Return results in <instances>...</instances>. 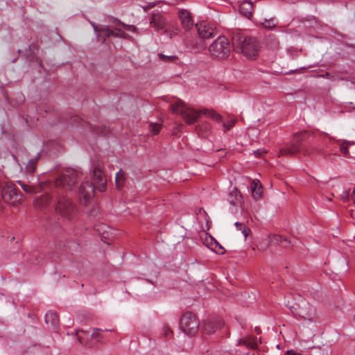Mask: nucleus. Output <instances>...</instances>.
I'll list each match as a JSON object with an SVG mask.
<instances>
[{"label":"nucleus","instance_id":"obj_1","mask_svg":"<svg viewBox=\"0 0 355 355\" xmlns=\"http://www.w3.org/2000/svg\"><path fill=\"white\" fill-rule=\"evenodd\" d=\"M78 173L72 168H69L62 173L55 180L56 190L53 191L52 196L44 194L35 200L36 206L42 208L49 205L53 201L55 202V209L61 216L71 219L76 214V208L69 198L62 196V190H73L74 189Z\"/></svg>","mask_w":355,"mask_h":355},{"label":"nucleus","instance_id":"obj_2","mask_svg":"<svg viewBox=\"0 0 355 355\" xmlns=\"http://www.w3.org/2000/svg\"><path fill=\"white\" fill-rule=\"evenodd\" d=\"M170 110L173 114H179L186 123L191 125L198 121L200 116L204 114L213 120L220 122L222 116L212 109L196 110L187 105L183 101L177 99L170 105Z\"/></svg>","mask_w":355,"mask_h":355},{"label":"nucleus","instance_id":"obj_3","mask_svg":"<svg viewBox=\"0 0 355 355\" xmlns=\"http://www.w3.org/2000/svg\"><path fill=\"white\" fill-rule=\"evenodd\" d=\"M103 165L98 164L94 166L93 170L94 182H85L81 184L77 187V191L80 195L83 196L86 202L93 195L94 188L97 189L100 192L105 191L107 185V180L102 170Z\"/></svg>","mask_w":355,"mask_h":355},{"label":"nucleus","instance_id":"obj_4","mask_svg":"<svg viewBox=\"0 0 355 355\" xmlns=\"http://www.w3.org/2000/svg\"><path fill=\"white\" fill-rule=\"evenodd\" d=\"M310 134L308 132H302L294 135L290 144H287L279 149V156H293L298 153H303L305 155L310 153L306 149Z\"/></svg>","mask_w":355,"mask_h":355},{"label":"nucleus","instance_id":"obj_5","mask_svg":"<svg viewBox=\"0 0 355 355\" xmlns=\"http://www.w3.org/2000/svg\"><path fill=\"white\" fill-rule=\"evenodd\" d=\"M233 46L236 52H241L249 58H255L259 48L255 38L240 35L233 37Z\"/></svg>","mask_w":355,"mask_h":355},{"label":"nucleus","instance_id":"obj_6","mask_svg":"<svg viewBox=\"0 0 355 355\" xmlns=\"http://www.w3.org/2000/svg\"><path fill=\"white\" fill-rule=\"evenodd\" d=\"M90 24L96 33L98 40L102 41L103 43L105 42L107 37L111 36L125 38L128 35L125 31L132 32H135L136 31V27L132 25L118 24L114 29H112L107 26H101L100 28H98L93 21H90Z\"/></svg>","mask_w":355,"mask_h":355},{"label":"nucleus","instance_id":"obj_7","mask_svg":"<svg viewBox=\"0 0 355 355\" xmlns=\"http://www.w3.org/2000/svg\"><path fill=\"white\" fill-rule=\"evenodd\" d=\"M293 315L305 322L311 323L316 321L317 310L305 299H301L296 306H289Z\"/></svg>","mask_w":355,"mask_h":355},{"label":"nucleus","instance_id":"obj_8","mask_svg":"<svg viewBox=\"0 0 355 355\" xmlns=\"http://www.w3.org/2000/svg\"><path fill=\"white\" fill-rule=\"evenodd\" d=\"M231 46L229 40L225 36L218 37L209 46L210 55L216 58L223 60L230 53Z\"/></svg>","mask_w":355,"mask_h":355},{"label":"nucleus","instance_id":"obj_9","mask_svg":"<svg viewBox=\"0 0 355 355\" xmlns=\"http://www.w3.org/2000/svg\"><path fill=\"white\" fill-rule=\"evenodd\" d=\"M200 322L191 312H186L180 319V327L187 335H195L199 329Z\"/></svg>","mask_w":355,"mask_h":355},{"label":"nucleus","instance_id":"obj_10","mask_svg":"<svg viewBox=\"0 0 355 355\" xmlns=\"http://www.w3.org/2000/svg\"><path fill=\"white\" fill-rule=\"evenodd\" d=\"M1 198L6 203L15 206L21 203L22 194L15 184L7 183L1 191Z\"/></svg>","mask_w":355,"mask_h":355},{"label":"nucleus","instance_id":"obj_11","mask_svg":"<svg viewBox=\"0 0 355 355\" xmlns=\"http://www.w3.org/2000/svg\"><path fill=\"white\" fill-rule=\"evenodd\" d=\"M178 16L182 26L186 31H189L194 27V21L189 11L187 10H181L178 12Z\"/></svg>","mask_w":355,"mask_h":355},{"label":"nucleus","instance_id":"obj_12","mask_svg":"<svg viewBox=\"0 0 355 355\" xmlns=\"http://www.w3.org/2000/svg\"><path fill=\"white\" fill-rule=\"evenodd\" d=\"M196 28L201 38L208 39L213 37L214 35V29L205 22L196 24Z\"/></svg>","mask_w":355,"mask_h":355},{"label":"nucleus","instance_id":"obj_13","mask_svg":"<svg viewBox=\"0 0 355 355\" xmlns=\"http://www.w3.org/2000/svg\"><path fill=\"white\" fill-rule=\"evenodd\" d=\"M223 326V321L220 318H216L212 320L205 322L203 325L205 331L211 334L216 330L220 329Z\"/></svg>","mask_w":355,"mask_h":355},{"label":"nucleus","instance_id":"obj_14","mask_svg":"<svg viewBox=\"0 0 355 355\" xmlns=\"http://www.w3.org/2000/svg\"><path fill=\"white\" fill-rule=\"evenodd\" d=\"M150 24L156 31L164 30L166 28L165 19L159 13H155L152 15Z\"/></svg>","mask_w":355,"mask_h":355},{"label":"nucleus","instance_id":"obj_15","mask_svg":"<svg viewBox=\"0 0 355 355\" xmlns=\"http://www.w3.org/2000/svg\"><path fill=\"white\" fill-rule=\"evenodd\" d=\"M45 322L50 324L52 329L57 331L59 326V318L58 314L52 311L47 312L45 315Z\"/></svg>","mask_w":355,"mask_h":355},{"label":"nucleus","instance_id":"obj_16","mask_svg":"<svg viewBox=\"0 0 355 355\" xmlns=\"http://www.w3.org/2000/svg\"><path fill=\"white\" fill-rule=\"evenodd\" d=\"M257 345V338L253 336L244 337L238 340V345H243L252 349H256Z\"/></svg>","mask_w":355,"mask_h":355},{"label":"nucleus","instance_id":"obj_17","mask_svg":"<svg viewBox=\"0 0 355 355\" xmlns=\"http://www.w3.org/2000/svg\"><path fill=\"white\" fill-rule=\"evenodd\" d=\"M252 10L253 5L252 3L250 1H243L239 8L240 13L247 18H250L252 16Z\"/></svg>","mask_w":355,"mask_h":355},{"label":"nucleus","instance_id":"obj_18","mask_svg":"<svg viewBox=\"0 0 355 355\" xmlns=\"http://www.w3.org/2000/svg\"><path fill=\"white\" fill-rule=\"evenodd\" d=\"M252 195L255 200L261 198L262 194L261 186L258 180H253L250 184Z\"/></svg>","mask_w":355,"mask_h":355},{"label":"nucleus","instance_id":"obj_19","mask_svg":"<svg viewBox=\"0 0 355 355\" xmlns=\"http://www.w3.org/2000/svg\"><path fill=\"white\" fill-rule=\"evenodd\" d=\"M241 196L237 189L232 191L227 197L228 202L233 206H236L240 204Z\"/></svg>","mask_w":355,"mask_h":355},{"label":"nucleus","instance_id":"obj_20","mask_svg":"<svg viewBox=\"0 0 355 355\" xmlns=\"http://www.w3.org/2000/svg\"><path fill=\"white\" fill-rule=\"evenodd\" d=\"M17 183L21 187L22 189L27 193L33 194L40 191L38 186L34 184H28L24 182L19 180Z\"/></svg>","mask_w":355,"mask_h":355},{"label":"nucleus","instance_id":"obj_21","mask_svg":"<svg viewBox=\"0 0 355 355\" xmlns=\"http://www.w3.org/2000/svg\"><path fill=\"white\" fill-rule=\"evenodd\" d=\"M39 157L40 154H37V157L36 158L31 159L28 161L25 168L27 173L33 174L35 172V166Z\"/></svg>","mask_w":355,"mask_h":355},{"label":"nucleus","instance_id":"obj_22","mask_svg":"<svg viewBox=\"0 0 355 355\" xmlns=\"http://www.w3.org/2000/svg\"><path fill=\"white\" fill-rule=\"evenodd\" d=\"M125 180V172L123 170H120L116 174L115 182L116 187L120 189L123 186V181Z\"/></svg>","mask_w":355,"mask_h":355},{"label":"nucleus","instance_id":"obj_23","mask_svg":"<svg viewBox=\"0 0 355 355\" xmlns=\"http://www.w3.org/2000/svg\"><path fill=\"white\" fill-rule=\"evenodd\" d=\"M234 225L236 230L241 231L244 237L246 239L250 233V230L243 223L236 222Z\"/></svg>","mask_w":355,"mask_h":355},{"label":"nucleus","instance_id":"obj_24","mask_svg":"<svg viewBox=\"0 0 355 355\" xmlns=\"http://www.w3.org/2000/svg\"><path fill=\"white\" fill-rule=\"evenodd\" d=\"M158 57L162 61L164 62H176V61L178 60V56L174 55H166L163 53H159Z\"/></svg>","mask_w":355,"mask_h":355},{"label":"nucleus","instance_id":"obj_25","mask_svg":"<svg viewBox=\"0 0 355 355\" xmlns=\"http://www.w3.org/2000/svg\"><path fill=\"white\" fill-rule=\"evenodd\" d=\"M108 331L107 329L103 330L101 329L95 328L93 330L91 337L92 339L99 341L100 339L103 338V333L104 331Z\"/></svg>","mask_w":355,"mask_h":355},{"label":"nucleus","instance_id":"obj_26","mask_svg":"<svg viewBox=\"0 0 355 355\" xmlns=\"http://www.w3.org/2000/svg\"><path fill=\"white\" fill-rule=\"evenodd\" d=\"M270 242L275 244H279L282 243H290L286 239H283L279 235H272L270 238Z\"/></svg>","mask_w":355,"mask_h":355},{"label":"nucleus","instance_id":"obj_27","mask_svg":"<svg viewBox=\"0 0 355 355\" xmlns=\"http://www.w3.org/2000/svg\"><path fill=\"white\" fill-rule=\"evenodd\" d=\"M277 22L275 19H265L262 23L263 27L266 28H272L276 26Z\"/></svg>","mask_w":355,"mask_h":355},{"label":"nucleus","instance_id":"obj_28","mask_svg":"<svg viewBox=\"0 0 355 355\" xmlns=\"http://www.w3.org/2000/svg\"><path fill=\"white\" fill-rule=\"evenodd\" d=\"M149 130L152 134L157 135L161 130V125L158 123H150L149 124Z\"/></svg>","mask_w":355,"mask_h":355},{"label":"nucleus","instance_id":"obj_29","mask_svg":"<svg viewBox=\"0 0 355 355\" xmlns=\"http://www.w3.org/2000/svg\"><path fill=\"white\" fill-rule=\"evenodd\" d=\"M235 123H236L235 119H232L227 120L223 125V128H224V131L226 132V131L230 130L235 125Z\"/></svg>","mask_w":355,"mask_h":355},{"label":"nucleus","instance_id":"obj_30","mask_svg":"<svg viewBox=\"0 0 355 355\" xmlns=\"http://www.w3.org/2000/svg\"><path fill=\"white\" fill-rule=\"evenodd\" d=\"M211 129V125L208 123H203L200 125H198L196 127V130L198 133H200L202 130H205L206 132L209 131Z\"/></svg>","mask_w":355,"mask_h":355},{"label":"nucleus","instance_id":"obj_31","mask_svg":"<svg viewBox=\"0 0 355 355\" xmlns=\"http://www.w3.org/2000/svg\"><path fill=\"white\" fill-rule=\"evenodd\" d=\"M215 247L213 248V250L218 254H223L225 252L224 248L217 242L214 241Z\"/></svg>","mask_w":355,"mask_h":355},{"label":"nucleus","instance_id":"obj_32","mask_svg":"<svg viewBox=\"0 0 355 355\" xmlns=\"http://www.w3.org/2000/svg\"><path fill=\"white\" fill-rule=\"evenodd\" d=\"M340 150L344 155L347 156L349 153L347 144L345 142L340 143Z\"/></svg>","mask_w":355,"mask_h":355},{"label":"nucleus","instance_id":"obj_33","mask_svg":"<svg viewBox=\"0 0 355 355\" xmlns=\"http://www.w3.org/2000/svg\"><path fill=\"white\" fill-rule=\"evenodd\" d=\"M351 197V191L349 189L346 191H344L343 193L341 195V198L345 202L352 201Z\"/></svg>","mask_w":355,"mask_h":355},{"label":"nucleus","instance_id":"obj_34","mask_svg":"<svg viewBox=\"0 0 355 355\" xmlns=\"http://www.w3.org/2000/svg\"><path fill=\"white\" fill-rule=\"evenodd\" d=\"M163 331L165 337H170L173 334L172 330L168 326H164Z\"/></svg>","mask_w":355,"mask_h":355},{"label":"nucleus","instance_id":"obj_35","mask_svg":"<svg viewBox=\"0 0 355 355\" xmlns=\"http://www.w3.org/2000/svg\"><path fill=\"white\" fill-rule=\"evenodd\" d=\"M286 354L288 355H302L301 354L297 353L293 350H288Z\"/></svg>","mask_w":355,"mask_h":355},{"label":"nucleus","instance_id":"obj_36","mask_svg":"<svg viewBox=\"0 0 355 355\" xmlns=\"http://www.w3.org/2000/svg\"><path fill=\"white\" fill-rule=\"evenodd\" d=\"M351 196L352 201L354 202L355 205V187L354 188L353 191L351 193Z\"/></svg>","mask_w":355,"mask_h":355},{"label":"nucleus","instance_id":"obj_37","mask_svg":"<svg viewBox=\"0 0 355 355\" xmlns=\"http://www.w3.org/2000/svg\"><path fill=\"white\" fill-rule=\"evenodd\" d=\"M245 355H257V352H250L248 353H247Z\"/></svg>","mask_w":355,"mask_h":355},{"label":"nucleus","instance_id":"obj_38","mask_svg":"<svg viewBox=\"0 0 355 355\" xmlns=\"http://www.w3.org/2000/svg\"><path fill=\"white\" fill-rule=\"evenodd\" d=\"M149 6H150V7H153L155 5H154V3H152V4H151V3H150V5H149Z\"/></svg>","mask_w":355,"mask_h":355},{"label":"nucleus","instance_id":"obj_39","mask_svg":"<svg viewBox=\"0 0 355 355\" xmlns=\"http://www.w3.org/2000/svg\"><path fill=\"white\" fill-rule=\"evenodd\" d=\"M354 320H355V315H354Z\"/></svg>","mask_w":355,"mask_h":355}]
</instances>
